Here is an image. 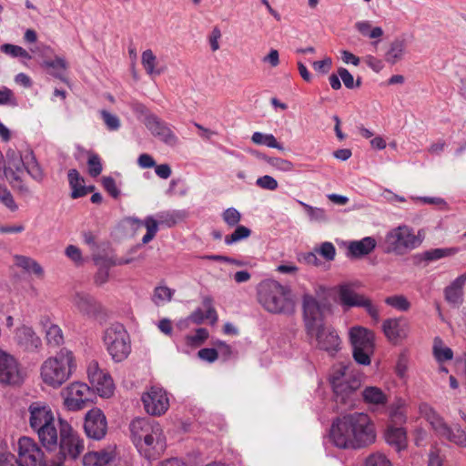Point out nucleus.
<instances>
[{
	"instance_id": "obj_46",
	"label": "nucleus",
	"mask_w": 466,
	"mask_h": 466,
	"mask_svg": "<svg viewBox=\"0 0 466 466\" xmlns=\"http://www.w3.org/2000/svg\"><path fill=\"white\" fill-rule=\"evenodd\" d=\"M298 203L304 208L310 221L323 222L327 220L326 212L323 208L312 207L300 200H298Z\"/></svg>"
},
{
	"instance_id": "obj_64",
	"label": "nucleus",
	"mask_w": 466,
	"mask_h": 466,
	"mask_svg": "<svg viewBox=\"0 0 466 466\" xmlns=\"http://www.w3.org/2000/svg\"><path fill=\"white\" fill-rule=\"evenodd\" d=\"M137 164L142 168H151L156 166V161L149 154L144 153L138 157Z\"/></svg>"
},
{
	"instance_id": "obj_57",
	"label": "nucleus",
	"mask_w": 466,
	"mask_h": 466,
	"mask_svg": "<svg viewBox=\"0 0 466 466\" xmlns=\"http://www.w3.org/2000/svg\"><path fill=\"white\" fill-rule=\"evenodd\" d=\"M316 251L328 261L333 260L336 256V248L334 245L328 241L323 242Z\"/></svg>"
},
{
	"instance_id": "obj_31",
	"label": "nucleus",
	"mask_w": 466,
	"mask_h": 466,
	"mask_svg": "<svg viewBox=\"0 0 466 466\" xmlns=\"http://www.w3.org/2000/svg\"><path fill=\"white\" fill-rule=\"evenodd\" d=\"M466 282V275H461L455 279L445 290L446 300L453 305H459L462 301V289Z\"/></svg>"
},
{
	"instance_id": "obj_39",
	"label": "nucleus",
	"mask_w": 466,
	"mask_h": 466,
	"mask_svg": "<svg viewBox=\"0 0 466 466\" xmlns=\"http://www.w3.org/2000/svg\"><path fill=\"white\" fill-rule=\"evenodd\" d=\"M209 332L205 328H198L196 329L195 333L187 334L185 337L186 344L191 348H198L205 343V341L208 339Z\"/></svg>"
},
{
	"instance_id": "obj_38",
	"label": "nucleus",
	"mask_w": 466,
	"mask_h": 466,
	"mask_svg": "<svg viewBox=\"0 0 466 466\" xmlns=\"http://www.w3.org/2000/svg\"><path fill=\"white\" fill-rule=\"evenodd\" d=\"M95 263L98 266V270L95 276V282L97 285H103L108 280L109 268L112 265L107 258H95Z\"/></svg>"
},
{
	"instance_id": "obj_51",
	"label": "nucleus",
	"mask_w": 466,
	"mask_h": 466,
	"mask_svg": "<svg viewBox=\"0 0 466 466\" xmlns=\"http://www.w3.org/2000/svg\"><path fill=\"white\" fill-rule=\"evenodd\" d=\"M88 155V173L91 177H96L99 176L103 170L101 159L98 155L87 152Z\"/></svg>"
},
{
	"instance_id": "obj_1",
	"label": "nucleus",
	"mask_w": 466,
	"mask_h": 466,
	"mask_svg": "<svg viewBox=\"0 0 466 466\" xmlns=\"http://www.w3.org/2000/svg\"><path fill=\"white\" fill-rule=\"evenodd\" d=\"M305 328L310 345L330 357H335L341 350V339L338 331L323 322L325 304L317 300L311 294L302 297Z\"/></svg>"
},
{
	"instance_id": "obj_8",
	"label": "nucleus",
	"mask_w": 466,
	"mask_h": 466,
	"mask_svg": "<svg viewBox=\"0 0 466 466\" xmlns=\"http://www.w3.org/2000/svg\"><path fill=\"white\" fill-rule=\"evenodd\" d=\"M354 360L360 365L369 366L374 353V334L370 329L354 326L349 331Z\"/></svg>"
},
{
	"instance_id": "obj_21",
	"label": "nucleus",
	"mask_w": 466,
	"mask_h": 466,
	"mask_svg": "<svg viewBox=\"0 0 466 466\" xmlns=\"http://www.w3.org/2000/svg\"><path fill=\"white\" fill-rule=\"evenodd\" d=\"M28 422L31 429H35L44 421L55 417L51 407L45 401L36 400L30 403L27 409Z\"/></svg>"
},
{
	"instance_id": "obj_9",
	"label": "nucleus",
	"mask_w": 466,
	"mask_h": 466,
	"mask_svg": "<svg viewBox=\"0 0 466 466\" xmlns=\"http://www.w3.org/2000/svg\"><path fill=\"white\" fill-rule=\"evenodd\" d=\"M387 252L403 255L416 248L420 240L414 235L412 228L408 226H399L390 230L385 237Z\"/></svg>"
},
{
	"instance_id": "obj_26",
	"label": "nucleus",
	"mask_w": 466,
	"mask_h": 466,
	"mask_svg": "<svg viewBox=\"0 0 466 466\" xmlns=\"http://www.w3.org/2000/svg\"><path fill=\"white\" fill-rule=\"evenodd\" d=\"M15 340L26 350H34L41 346L40 338L35 334L32 328L27 326H23L16 329Z\"/></svg>"
},
{
	"instance_id": "obj_40",
	"label": "nucleus",
	"mask_w": 466,
	"mask_h": 466,
	"mask_svg": "<svg viewBox=\"0 0 466 466\" xmlns=\"http://www.w3.org/2000/svg\"><path fill=\"white\" fill-rule=\"evenodd\" d=\"M0 466H24L19 459L7 451L6 443L0 439Z\"/></svg>"
},
{
	"instance_id": "obj_6",
	"label": "nucleus",
	"mask_w": 466,
	"mask_h": 466,
	"mask_svg": "<svg viewBox=\"0 0 466 466\" xmlns=\"http://www.w3.org/2000/svg\"><path fill=\"white\" fill-rule=\"evenodd\" d=\"M419 412L431 424L439 437L444 438L459 447L466 448V432L459 425L449 426L428 403H421L419 406Z\"/></svg>"
},
{
	"instance_id": "obj_29",
	"label": "nucleus",
	"mask_w": 466,
	"mask_h": 466,
	"mask_svg": "<svg viewBox=\"0 0 466 466\" xmlns=\"http://www.w3.org/2000/svg\"><path fill=\"white\" fill-rule=\"evenodd\" d=\"M376 247V240L371 237H365L360 240L350 241L348 252L351 257L360 258L370 254Z\"/></svg>"
},
{
	"instance_id": "obj_45",
	"label": "nucleus",
	"mask_w": 466,
	"mask_h": 466,
	"mask_svg": "<svg viewBox=\"0 0 466 466\" xmlns=\"http://www.w3.org/2000/svg\"><path fill=\"white\" fill-rule=\"evenodd\" d=\"M458 252L457 248H433L427 250L423 253V259L426 261H434L440 258L450 257Z\"/></svg>"
},
{
	"instance_id": "obj_61",
	"label": "nucleus",
	"mask_w": 466,
	"mask_h": 466,
	"mask_svg": "<svg viewBox=\"0 0 466 466\" xmlns=\"http://www.w3.org/2000/svg\"><path fill=\"white\" fill-rule=\"evenodd\" d=\"M66 257L70 258L76 265H81L84 261L81 250L74 245L66 247L65 251Z\"/></svg>"
},
{
	"instance_id": "obj_3",
	"label": "nucleus",
	"mask_w": 466,
	"mask_h": 466,
	"mask_svg": "<svg viewBox=\"0 0 466 466\" xmlns=\"http://www.w3.org/2000/svg\"><path fill=\"white\" fill-rule=\"evenodd\" d=\"M131 438L140 452L148 459L159 456L166 448L161 425L150 418H137L129 425Z\"/></svg>"
},
{
	"instance_id": "obj_15",
	"label": "nucleus",
	"mask_w": 466,
	"mask_h": 466,
	"mask_svg": "<svg viewBox=\"0 0 466 466\" xmlns=\"http://www.w3.org/2000/svg\"><path fill=\"white\" fill-rule=\"evenodd\" d=\"M361 385L360 378L350 379L347 384H341L339 378L333 380L332 390L335 401L345 409H352L359 402L358 390Z\"/></svg>"
},
{
	"instance_id": "obj_2",
	"label": "nucleus",
	"mask_w": 466,
	"mask_h": 466,
	"mask_svg": "<svg viewBox=\"0 0 466 466\" xmlns=\"http://www.w3.org/2000/svg\"><path fill=\"white\" fill-rule=\"evenodd\" d=\"M333 444L340 449H360L375 442L376 431L369 415L353 412L338 417L330 429Z\"/></svg>"
},
{
	"instance_id": "obj_54",
	"label": "nucleus",
	"mask_w": 466,
	"mask_h": 466,
	"mask_svg": "<svg viewBox=\"0 0 466 466\" xmlns=\"http://www.w3.org/2000/svg\"><path fill=\"white\" fill-rule=\"evenodd\" d=\"M266 161L274 168L283 171L289 172L293 169V164L286 159L280 157H267Z\"/></svg>"
},
{
	"instance_id": "obj_4",
	"label": "nucleus",
	"mask_w": 466,
	"mask_h": 466,
	"mask_svg": "<svg viewBox=\"0 0 466 466\" xmlns=\"http://www.w3.org/2000/svg\"><path fill=\"white\" fill-rule=\"evenodd\" d=\"M76 369L74 353L63 348L41 364L40 378L46 386L58 389L71 378Z\"/></svg>"
},
{
	"instance_id": "obj_7",
	"label": "nucleus",
	"mask_w": 466,
	"mask_h": 466,
	"mask_svg": "<svg viewBox=\"0 0 466 466\" xmlns=\"http://www.w3.org/2000/svg\"><path fill=\"white\" fill-rule=\"evenodd\" d=\"M104 343L115 362L125 360L131 352L129 334L120 323L112 324L104 333Z\"/></svg>"
},
{
	"instance_id": "obj_24",
	"label": "nucleus",
	"mask_w": 466,
	"mask_h": 466,
	"mask_svg": "<svg viewBox=\"0 0 466 466\" xmlns=\"http://www.w3.org/2000/svg\"><path fill=\"white\" fill-rule=\"evenodd\" d=\"M193 324L199 325L205 320H209L211 325H214L218 320L217 312L213 307L212 299L209 297H205L202 300V308L196 309L190 315Z\"/></svg>"
},
{
	"instance_id": "obj_17",
	"label": "nucleus",
	"mask_w": 466,
	"mask_h": 466,
	"mask_svg": "<svg viewBox=\"0 0 466 466\" xmlns=\"http://www.w3.org/2000/svg\"><path fill=\"white\" fill-rule=\"evenodd\" d=\"M146 127L152 136L165 145L174 147L178 145L179 139L171 127L156 115H148L144 119Z\"/></svg>"
},
{
	"instance_id": "obj_42",
	"label": "nucleus",
	"mask_w": 466,
	"mask_h": 466,
	"mask_svg": "<svg viewBox=\"0 0 466 466\" xmlns=\"http://www.w3.org/2000/svg\"><path fill=\"white\" fill-rule=\"evenodd\" d=\"M141 63L148 75L152 76L161 74V70L156 67L157 57L153 54L152 50L147 49L142 53Z\"/></svg>"
},
{
	"instance_id": "obj_55",
	"label": "nucleus",
	"mask_w": 466,
	"mask_h": 466,
	"mask_svg": "<svg viewBox=\"0 0 466 466\" xmlns=\"http://www.w3.org/2000/svg\"><path fill=\"white\" fill-rule=\"evenodd\" d=\"M339 76L340 79L342 80L344 86L349 88L352 89L355 86H360L361 84V80L360 78L357 79L356 84L354 83V77L350 73V71L344 67H339L338 69Z\"/></svg>"
},
{
	"instance_id": "obj_10",
	"label": "nucleus",
	"mask_w": 466,
	"mask_h": 466,
	"mask_svg": "<svg viewBox=\"0 0 466 466\" xmlns=\"http://www.w3.org/2000/svg\"><path fill=\"white\" fill-rule=\"evenodd\" d=\"M84 441L67 422L60 421L58 433V461L76 460L84 451Z\"/></svg>"
},
{
	"instance_id": "obj_25",
	"label": "nucleus",
	"mask_w": 466,
	"mask_h": 466,
	"mask_svg": "<svg viewBox=\"0 0 466 466\" xmlns=\"http://www.w3.org/2000/svg\"><path fill=\"white\" fill-rule=\"evenodd\" d=\"M115 447H108L107 449L98 451H91L84 456V466H110L116 459Z\"/></svg>"
},
{
	"instance_id": "obj_47",
	"label": "nucleus",
	"mask_w": 466,
	"mask_h": 466,
	"mask_svg": "<svg viewBox=\"0 0 466 466\" xmlns=\"http://www.w3.org/2000/svg\"><path fill=\"white\" fill-rule=\"evenodd\" d=\"M143 225L147 228V233L142 238V243L147 244L155 238L158 230V223L152 216H148L144 219Z\"/></svg>"
},
{
	"instance_id": "obj_32",
	"label": "nucleus",
	"mask_w": 466,
	"mask_h": 466,
	"mask_svg": "<svg viewBox=\"0 0 466 466\" xmlns=\"http://www.w3.org/2000/svg\"><path fill=\"white\" fill-rule=\"evenodd\" d=\"M214 344L218 347V350L214 348L201 349L198 352V357L203 361L212 363L218 360L219 353L222 355L230 354V347L226 345L225 342L217 340Z\"/></svg>"
},
{
	"instance_id": "obj_33",
	"label": "nucleus",
	"mask_w": 466,
	"mask_h": 466,
	"mask_svg": "<svg viewBox=\"0 0 466 466\" xmlns=\"http://www.w3.org/2000/svg\"><path fill=\"white\" fill-rule=\"evenodd\" d=\"M363 400L370 405H384L387 402V396L383 390L376 386L366 387L362 393Z\"/></svg>"
},
{
	"instance_id": "obj_41",
	"label": "nucleus",
	"mask_w": 466,
	"mask_h": 466,
	"mask_svg": "<svg viewBox=\"0 0 466 466\" xmlns=\"http://www.w3.org/2000/svg\"><path fill=\"white\" fill-rule=\"evenodd\" d=\"M405 45L401 40H394L385 55V59L390 64H395L404 53Z\"/></svg>"
},
{
	"instance_id": "obj_50",
	"label": "nucleus",
	"mask_w": 466,
	"mask_h": 466,
	"mask_svg": "<svg viewBox=\"0 0 466 466\" xmlns=\"http://www.w3.org/2000/svg\"><path fill=\"white\" fill-rule=\"evenodd\" d=\"M43 65L53 69V76L62 78L63 71L66 68V62L64 58L56 56L54 60H46Z\"/></svg>"
},
{
	"instance_id": "obj_63",
	"label": "nucleus",
	"mask_w": 466,
	"mask_h": 466,
	"mask_svg": "<svg viewBox=\"0 0 466 466\" xmlns=\"http://www.w3.org/2000/svg\"><path fill=\"white\" fill-rule=\"evenodd\" d=\"M332 60L329 57H326L320 61H315L312 63L313 68L322 74H326L331 67Z\"/></svg>"
},
{
	"instance_id": "obj_48",
	"label": "nucleus",
	"mask_w": 466,
	"mask_h": 466,
	"mask_svg": "<svg viewBox=\"0 0 466 466\" xmlns=\"http://www.w3.org/2000/svg\"><path fill=\"white\" fill-rule=\"evenodd\" d=\"M1 51L11 57H22L30 59L31 56L23 47L12 44H4L0 47Z\"/></svg>"
},
{
	"instance_id": "obj_23",
	"label": "nucleus",
	"mask_w": 466,
	"mask_h": 466,
	"mask_svg": "<svg viewBox=\"0 0 466 466\" xmlns=\"http://www.w3.org/2000/svg\"><path fill=\"white\" fill-rule=\"evenodd\" d=\"M74 306L84 315L94 317L101 311V305L89 294L76 292L72 298Z\"/></svg>"
},
{
	"instance_id": "obj_59",
	"label": "nucleus",
	"mask_w": 466,
	"mask_h": 466,
	"mask_svg": "<svg viewBox=\"0 0 466 466\" xmlns=\"http://www.w3.org/2000/svg\"><path fill=\"white\" fill-rule=\"evenodd\" d=\"M404 407V401L401 400H399L397 401L396 407H392L390 410V419L395 423H402L405 421V414L402 410V408Z\"/></svg>"
},
{
	"instance_id": "obj_60",
	"label": "nucleus",
	"mask_w": 466,
	"mask_h": 466,
	"mask_svg": "<svg viewBox=\"0 0 466 466\" xmlns=\"http://www.w3.org/2000/svg\"><path fill=\"white\" fill-rule=\"evenodd\" d=\"M102 185L104 188L108 192L110 196L114 198H116L120 195V190L116 187V181L111 177H102Z\"/></svg>"
},
{
	"instance_id": "obj_16",
	"label": "nucleus",
	"mask_w": 466,
	"mask_h": 466,
	"mask_svg": "<svg viewBox=\"0 0 466 466\" xmlns=\"http://www.w3.org/2000/svg\"><path fill=\"white\" fill-rule=\"evenodd\" d=\"M141 400L147 413L152 416H161L169 408V399L165 390L157 386H152L145 392Z\"/></svg>"
},
{
	"instance_id": "obj_22",
	"label": "nucleus",
	"mask_w": 466,
	"mask_h": 466,
	"mask_svg": "<svg viewBox=\"0 0 466 466\" xmlns=\"http://www.w3.org/2000/svg\"><path fill=\"white\" fill-rule=\"evenodd\" d=\"M383 332L390 341L405 339L410 331L409 322L402 318L389 319L383 322Z\"/></svg>"
},
{
	"instance_id": "obj_30",
	"label": "nucleus",
	"mask_w": 466,
	"mask_h": 466,
	"mask_svg": "<svg viewBox=\"0 0 466 466\" xmlns=\"http://www.w3.org/2000/svg\"><path fill=\"white\" fill-rule=\"evenodd\" d=\"M335 377L339 378L341 384H347L350 379H356L360 376L355 373L351 364L338 363L332 366L329 373V380L331 387H333V380Z\"/></svg>"
},
{
	"instance_id": "obj_43",
	"label": "nucleus",
	"mask_w": 466,
	"mask_h": 466,
	"mask_svg": "<svg viewBox=\"0 0 466 466\" xmlns=\"http://www.w3.org/2000/svg\"><path fill=\"white\" fill-rule=\"evenodd\" d=\"M174 294V289L167 286H157L154 289L152 300L156 305L164 304L166 302H169Z\"/></svg>"
},
{
	"instance_id": "obj_11",
	"label": "nucleus",
	"mask_w": 466,
	"mask_h": 466,
	"mask_svg": "<svg viewBox=\"0 0 466 466\" xmlns=\"http://www.w3.org/2000/svg\"><path fill=\"white\" fill-rule=\"evenodd\" d=\"M16 453L24 466H47L45 452L32 438L23 436L18 439Z\"/></svg>"
},
{
	"instance_id": "obj_52",
	"label": "nucleus",
	"mask_w": 466,
	"mask_h": 466,
	"mask_svg": "<svg viewBox=\"0 0 466 466\" xmlns=\"http://www.w3.org/2000/svg\"><path fill=\"white\" fill-rule=\"evenodd\" d=\"M385 303L400 311H407L410 307V303L402 295L388 297Z\"/></svg>"
},
{
	"instance_id": "obj_27",
	"label": "nucleus",
	"mask_w": 466,
	"mask_h": 466,
	"mask_svg": "<svg viewBox=\"0 0 466 466\" xmlns=\"http://www.w3.org/2000/svg\"><path fill=\"white\" fill-rule=\"evenodd\" d=\"M40 325L46 333L47 344L58 347L64 342L63 331L58 325L51 322L50 319L44 316L40 319Z\"/></svg>"
},
{
	"instance_id": "obj_56",
	"label": "nucleus",
	"mask_w": 466,
	"mask_h": 466,
	"mask_svg": "<svg viewBox=\"0 0 466 466\" xmlns=\"http://www.w3.org/2000/svg\"><path fill=\"white\" fill-rule=\"evenodd\" d=\"M0 201L11 211H15L18 207L10 193V191L5 187L0 186Z\"/></svg>"
},
{
	"instance_id": "obj_53",
	"label": "nucleus",
	"mask_w": 466,
	"mask_h": 466,
	"mask_svg": "<svg viewBox=\"0 0 466 466\" xmlns=\"http://www.w3.org/2000/svg\"><path fill=\"white\" fill-rule=\"evenodd\" d=\"M102 119L106 126L107 129L110 131L118 130L120 127V120L117 116L106 111L102 110L100 112Z\"/></svg>"
},
{
	"instance_id": "obj_5",
	"label": "nucleus",
	"mask_w": 466,
	"mask_h": 466,
	"mask_svg": "<svg viewBox=\"0 0 466 466\" xmlns=\"http://www.w3.org/2000/svg\"><path fill=\"white\" fill-rule=\"evenodd\" d=\"M258 299L271 313L291 314L295 309L290 289L274 279H265L258 284Z\"/></svg>"
},
{
	"instance_id": "obj_20",
	"label": "nucleus",
	"mask_w": 466,
	"mask_h": 466,
	"mask_svg": "<svg viewBox=\"0 0 466 466\" xmlns=\"http://www.w3.org/2000/svg\"><path fill=\"white\" fill-rule=\"evenodd\" d=\"M32 431L37 434L40 442L46 450L55 451L57 449L59 431L56 428L55 417L44 421Z\"/></svg>"
},
{
	"instance_id": "obj_37",
	"label": "nucleus",
	"mask_w": 466,
	"mask_h": 466,
	"mask_svg": "<svg viewBox=\"0 0 466 466\" xmlns=\"http://www.w3.org/2000/svg\"><path fill=\"white\" fill-rule=\"evenodd\" d=\"M251 140L257 145H264L268 147L277 148L279 150L284 149L283 146L277 141L276 137L272 134L255 132L251 137Z\"/></svg>"
},
{
	"instance_id": "obj_35",
	"label": "nucleus",
	"mask_w": 466,
	"mask_h": 466,
	"mask_svg": "<svg viewBox=\"0 0 466 466\" xmlns=\"http://www.w3.org/2000/svg\"><path fill=\"white\" fill-rule=\"evenodd\" d=\"M355 28L364 37L370 39H380L384 32L380 26H372L371 22L363 20L355 23Z\"/></svg>"
},
{
	"instance_id": "obj_14",
	"label": "nucleus",
	"mask_w": 466,
	"mask_h": 466,
	"mask_svg": "<svg viewBox=\"0 0 466 466\" xmlns=\"http://www.w3.org/2000/svg\"><path fill=\"white\" fill-rule=\"evenodd\" d=\"M340 304L346 308L360 307L364 308L368 314L375 320L379 321L380 313L378 308L372 304L367 297L357 293L351 285L342 284L338 290Z\"/></svg>"
},
{
	"instance_id": "obj_19",
	"label": "nucleus",
	"mask_w": 466,
	"mask_h": 466,
	"mask_svg": "<svg viewBox=\"0 0 466 466\" xmlns=\"http://www.w3.org/2000/svg\"><path fill=\"white\" fill-rule=\"evenodd\" d=\"M89 381L101 397L108 398L114 390L113 380L108 373L104 372L96 362H91L87 368Z\"/></svg>"
},
{
	"instance_id": "obj_62",
	"label": "nucleus",
	"mask_w": 466,
	"mask_h": 466,
	"mask_svg": "<svg viewBox=\"0 0 466 466\" xmlns=\"http://www.w3.org/2000/svg\"><path fill=\"white\" fill-rule=\"evenodd\" d=\"M157 217L163 222L167 223V225L168 227H172L181 218V215H180V213L178 211H173V212L160 213V214L157 215Z\"/></svg>"
},
{
	"instance_id": "obj_13",
	"label": "nucleus",
	"mask_w": 466,
	"mask_h": 466,
	"mask_svg": "<svg viewBox=\"0 0 466 466\" xmlns=\"http://www.w3.org/2000/svg\"><path fill=\"white\" fill-rule=\"evenodd\" d=\"M64 404L68 410L76 411L84 409L87 403L93 402L96 395L86 383L73 382L64 391Z\"/></svg>"
},
{
	"instance_id": "obj_44",
	"label": "nucleus",
	"mask_w": 466,
	"mask_h": 466,
	"mask_svg": "<svg viewBox=\"0 0 466 466\" xmlns=\"http://www.w3.org/2000/svg\"><path fill=\"white\" fill-rule=\"evenodd\" d=\"M433 354L439 362L451 360L453 357V352L451 349L443 346L442 341L440 338L434 339Z\"/></svg>"
},
{
	"instance_id": "obj_12",
	"label": "nucleus",
	"mask_w": 466,
	"mask_h": 466,
	"mask_svg": "<svg viewBox=\"0 0 466 466\" xmlns=\"http://www.w3.org/2000/svg\"><path fill=\"white\" fill-rule=\"evenodd\" d=\"M25 378V372L17 360L6 351L0 350V384L19 386Z\"/></svg>"
},
{
	"instance_id": "obj_36",
	"label": "nucleus",
	"mask_w": 466,
	"mask_h": 466,
	"mask_svg": "<svg viewBox=\"0 0 466 466\" xmlns=\"http://www.w3.org/2000/svg\"><path fill=\"white\" fill-rule=\"evenodd\" d=\"M15 263L28 272H33L37 276L43 275V268L40 264L31 258L16 255L15 256Z\"/></svg>"
},
{
	"instance_id": "obj_58",
	"label": "nucleus",
	"mask_w": 466,
	"mask_h": 466,
	"mask_svg": "<svg viewBox=\"0 0 466 466\" xmlns=\"http://www.w3.org/2000/svg\"><path fill=\"white\" fill-rule=\"evenodd\" d=\"M256 185L260 188L267 190H275L278 188V181L271 176L265 175L258 177L256 181Z\"/></svg>"
},
{
	"instance_id": "obj_18",
	"label": "nucleus",
	"mask_w": 466,
	"mask_h": 466,
	"mask_svg": "<svg viewBox=\"0 0 466 466\" xmlns=\"http://www.w3.org/2000/svg\"><path fill=\"white\" fill-rule=\"evenodd\" d=\"M84 430L90 439L100 441L107 431V421L105 414L100 409H92L86 414Z\"/></svg>"
},
{
	"instance_id": "obj_34",
	"label": "nucleus",
	"mask_w": 466,
	"mask_h": 466,
	"mask_svg": "<svg viewBox=\"0 0 466 466\" xmlns=\"http://www.w3.org/2000/svg\"><path fill=\"white\" fill-rule=\"evenodd\" d=\"M68 182L72 188L71 197L73 198H78L86 195L87 190L84 186V179L76 169H70L68 171Z\"/></svg>"
},
{
	"instance_id": "obj_28",
	"label": "nucleus",
	"mask_w": 466,
	"mask_h": 466,
	"mask_svg": "<svg viewBox=\"0 0 466 466\" xmlns=\"http://www.w3.org/2000/svg\"><path fill=\"white\" fill-rule=\"evenodd\" d=\"M387 443L394 447L398 451L406 449L407 436L402 427L389 426L385 431Z\"/></svg>"
},
{
	"instance_id": "obj_49",
	"label": "nucleus",
	"mask_w": 466,
	"mask_h": 466,
	"mask_svg": "<svg viewBox=\"0 0 466 466\" xmlns=\"http://www.w3.org/2000/svg\"><path fill=\"white\" fill-rule=\"evenodd\" d=\"M365 466H392V462L384 453L376 451L366 458Z\"/></svg>"
}]
</instances>
